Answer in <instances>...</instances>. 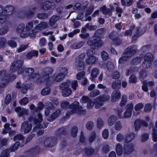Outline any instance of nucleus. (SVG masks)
I'll use <instances>...</instances> for the list:
<instances>
[{"label":"nucleus","mask_w":157,"mask_h":157,"mask_svg":"<svg viewBox=\"0 0 157 157\" xmlns=\"http://www.w3.org/2000/svg\"><path fill=\"white\" fill-rule=\"evenodd\" d=\"M105 29L100 28L97 30L94 34L93 38L89 39L87 42L88 44L93 49L100 48L103 44V42L99 39V37L104 32Z\"/></svg>","instance_id":"obj_1"},{"label":"nucleus","mask_w":157,"mask_h":157,"mask_svg":"<svg viewBox=\"0 0 157 157\" xmlns=\"http://www.w3.org/2000/svg\"><path fill=\"white\" fill-rule=\"evenodd\" d=\"M133 105L132 103L128 104L125 106L126 110L123 112V108H118L117 110V116L120 119H128L131 117L132 115Z\"/></svg>","instance_id":"obj_2"},{"label":"nucleus","mask_w":157,"mask_h":157,"mask_svg":"<svg viewBox=\"0 0 157 157\" xmlns=\"http://www.w3.org/2000/svg\"><path fill=\"white\" fill-rule=\"evenodd\" d=\"M79 102L78 101H75L70 106V108L71 110V111H68L66 114V115L72 114L75 113H84L85 112L84 110H82V106L78 105Z\"/></svg>","instance_id":"obj_3"},{"label":"nucleus","mask_w":157,"mask_h":157,"mask_svg":"<svg viewBox=\"0 0 157 157\" xmlns=\"http://www.w3.org/2000/svg\"><path fill=\"white\" fill-rule=\"evenodd\" d=\"M8 74H6V72L5 71H0V78L2 79V81L0 84L1 87H3L9 81L14 80L16 78V75H13L11 78H9Z\"/></svg>","instance_id":"obj_4"},{"label":"nucleus","mask_w":157,"mask_h":157,"mask_svg":"<svg viewBox=\"0 0 157 157\" xmlns=\"http://www.w3.org/2000/svg\"><path fill=\"white\" fill-rule=\"evenodd\" d=\"M70 83L69 81H67L60 85V88L62 90V95L64 97L68 96L71 94V90L68 87Z\"/></svg>","instance_id":"obj_5"},{"label":"nucleus","mask_w":157,"mask_h":157,"mask_svg":"<svg viewBox=\"0 0 157 157\" xmlns=\"http://www.w3.org/2000/svg\"><path fill=\"white\" fill-rule=\"evenodd\" d=\"M29 121L30 122L33 121L36 125V126L33 128V130H34L35 128L40 127V124L43 121L42 115L40 113H38L36 114L34 117H29Z\"/></svg>","instance_id":"obj_6"},{"label":"nucleus","mask_w":157,"mask_h":157,"mask_svg":"<svg viewBox=\"0 0 157 157\" xmlns=\"http://www.w3.org/2000/svg\"><path fill=\"white\" fill-rule=\"evenodd\" d=\"M23 63V61L20 60L13 62L10 67V71L11 72H13L15 71V69L17 68L18 74H21L23 71V69L21 67Z\"/></svg>","instance_id":"obj_7"},{"label":"nucleus","mask_w":157,"mask_h":157,"mask_svg":"<svg viewBox=\"0 0 157 157\" xmlns=\"http://www.w3.org/2000/svg\"><path fill=\"white\" fill-rule=\"evenodd\" d=\"M135 53V50H126L122 56L119 59V63L123 64L127 60L128 58L132 56Z\"/></svg>","instance_id":"obj_8"},{"label":"nucleus","mask_w":157,"mask_h":157,"mask_svg":"<svg viewBox=\"0 0 157 157\" xmlns=\"http://www.w3.org/2000/svg\"><path fill=\"white\" fill-rule=\"evenodd\" d=\"M67 72L68 69L67 68L65 67L61 68L60 69L59 73L54 77V80L57 82L61 81L64 79Z\"/></svg>","instance_id":"obj_9"},{"label":"nucleus","mask_w":157,"mask_h":157,"mask_svg":"<svg viewBox=\"0 0 157 157\" xmlns=\"http://www.w3.org/2000/svg\"><path fill=\"white\" fill-rule=\"evenodd\" d=\"M153 59V56L152 54L147 53L145 56L144 60L143 63V67L147 68H149L151 65Z\"/></svg>","instance_id":"obj_10"},{"label":"nucleus","mask_w":157,"mask_h":157,"mask_svg":"<svg viewBox=\"0 0 157 157\" xmlns=\"http://www.w3.org/2000/svg\"><path fill=\"white\" fill-rule=\"evenodd\" d=\"M57 138L56 137H51L47 138L44 142V146L47 147H51L55 146L56 143Z\"/></svg>","instance_id":"obj_11"},{"label":"nucleus","mask_w":157,"mask_h":157,"mask_svg":"<svg viewBox=\"0 0 157 157\" xmlns=\"http://www.w3.org/2000/svg\"><path fill=\"white\" fill-rule=\"evenodd\" d=\"M25 25L23 23H21L17 27L16 29V32L20 34V36L22 38H25L27 37L28 34L26 30H25Z\"/></svg>","instance_id":"obj_12"},{"label":"nucleus","mask_w":157,"mask_h":157,"mask_svg":"<svg viewBox=\"0 0 157 157\" xmlns=\"http://www.w3.org/2000/svg\"><path fill=\"white\" fill-rule=\"evenodd\" d=\"M32 124L28 121H25L22 123L21 125V130L24 133L29 132L32 128Z\"/></svg>","instance_id":"obj_13"},{"label":"nucleus","mask_w":157,"mask_h":157,"mask_svg":"<svg viewBox=\"0 0 157 157\" xmlns=\"http://www.w3.org/2000/svg\"><path fill=\"white\" fill-rule=\"evenodd\" d=\"M61 19V17L59 15L53 16L49 20V25L52 28H56L57 26L56 22Z\"/></svg>","instance_id":"obj_14"},{"label":"nucleus","mask_w":157,"mask_h":157,"mask_svg":"<svg viewBox=\"0 0 157 157\" xmlns=\"http://www.w3.org/2000/svg\"><path fill=\"white\" fill-rule=\"evenodd\" d=\"M134 150V146L132 144L125 145L124 147V153L128 155L131 153Z\"/></svg>","instance_id":"obj_15"},{"label":"nucleus","mask_w":157,"mask_h":157,"mask_svg":"<svg viewBox=\"0 0 157 157\" xmlns=\"http://www.w3.org/2000/svg\"><path fill=\"white\" fill-rule=\"evenodd\" d=\"M55 4L54 2L49 1H45L42 7V8L45 10L53 9L55 8Z\"/></svg>","instance_id":"obj_16"},{"label":"nucleus","mask_w":157,"mask_h":157,"mask_svg":"<svg viewBox=\"0 0 157 157\" xmlns=\"http://www.w3.org/2000/svg\"><path fill=\"white\" fill-rule=\"evenodd\" d=\"M33 24L31 22H28L26 25L25 27V30L26 32V33L28 34H27V36H30L31 37H33L34 36V34L31 33V32H32L33 30H31V29L33 27Z\"/></svg>","instance_id":"obj_17"},{"label":"nucleus","mask_w":157,"mask_h":157,"mask_svg":"<svg viewBox=\"0 0 157 157\" xmlns=\"http://www.w3.org/2000/svg\"><path fill=\"white\" fill-rule=\"evenodd\" d=\"M141 125H143L144 126H147V124L145 121L139 119L136 120L134 123V127L135 130H138L140 128Z\"/></svg>","instance_id":"obj_18"},{"label":"nucleus","mask_w":157,"mask_h":157,"mask_svg":"<svg viewBox=\"0 0 157 157\" xmlns=\"http://www.w3.org/2000/svg\"><path fill=\"white\" fill-rule=\"evenodd\" d=\"M3 12V9L2 7L0 6V25H7L8 22L7 20V16L4 14L2 15Z\"/></svg>","instance_id":"obj_19"},{"label":"nucleus","mask_w":157,"mask_h":157,"mask_svg":"<svg viewBox=\"0 0 157 157\" xmlns=\"http://www.w3.org/2000/svg\"><path fill=\"white\" fill-rule=\"evenodd\" d=\"M15 110L19 117H22L24 115H27L28 114V109H22L20 107H17Z\"/></svg>","instance_id":"obj_20"},{"label":"nucleus","mask_w":157,"mask_h":157,"mask_svg":"<svg viewBox=\"0 0 157 157\" xmlns=\"http://www.w3.org/2000/svg\"><path fill=\"white\" fill-rule=\"evenodd\" d=\"M121 94L118 90H115L112 93L111 95V101L113 102L117 101L120 98Z\"/></svg>","instance_id":"obj_21"},{"label":"nucleus","mask_w":157,"mask_h":157,"mask_svg":"<svg viewBox=\"0 0 157 157\" xmlns=\"http://www.w3.org/2000/svg\"><path fill=\"white\" fill-rule=\"evenodd\" d=\"M135 136V134L132 132H130L127 133L124 137V142L126 143L131 142L134 139Z\"/></svg>","instance_id":"obj_22"},{"label":"nucleus","mask_w":157,"mask_h":157,"mask_svg":"<svg viewBox=\"0 0 157 157\" xmlns=\"http://www.w3.org/2000/svg\"><path fill=\"white\" fill-rule=\"evenodd\" d=\"M14 11V8L13 6H9L5 7V8L4 13L5 15H11Z\"/></svg>","instance_id":"obj_23"},{"label":"nucleus","mask_w":157,"mask_h":157,"mask_svg":"<svg viewBox=\"0 0 157 157\" xmlns=\"http://www.w3.org/2000/svg\"><path fill=\"white\" fill-rule=\"evenodd\" d=\"M74 67L76 69L80 70L84 69L85 66L84 63L83 61L78 62L75 61L74 63Z\"/></svg>","instance_id":"obj_24"},{"label":"nucleus","mask_w":157,"mask_h":157,"mask_svg":"<svg viewBox=\"0 0 157 157\" xmlns=\"http://www.w3.org/2000/svg\"><path fill=\"white\" fill-rule=\"evenodd\" d=\"M100 10L102 11V13L104 15L108 14L111 16L112 12L110 9L107 8L105 5H104L100 8Z\"/></svg>","instance_id":"obj_25"},{"label":"nucleus","mask_w":157,"mask_h":157,"mask_svg":"<svg viewBox=\"0 0 157 157\" xmlns=\"http://www.w3.org/2000/svg\"><path fill=\"white\" fill-rule=\"evenodd\" d=\"M60 111L59 109L56 110L55 112L53 113L50 117L48 119V121H51L57 118L60 114Z\"/></svg>","instance_id":"obj_26"},{"label":"nucleus","mask_w":157,"mask_h":157,"mask_svg":"<svg viewBox=\"0 0 157 157\" xmlns=\"http://www.w3.org/2000/svg\"><path fill=\"white\" fill-rule=\"evenodd\" d=\"M115 150L118 155H121L122 154L123 152V148L120 144L118 143L116 145Z\"/></svg>","instance_id":"obj_27"},{"label":"nucleus","mask_w":157,"mask_h":157,"mask_svg":"<svg viewBox=\"0 0 157 157\" xmlns=\"http://www.w3.org/2000/svg\"><path fill=\"white\" fill-rule=\"evenodd\" d=\"M48 26L47 23L45 22L40 23L35 27V29L39 30H42L45 29Z\"/></svg>","instance_id":"obj_28"},{"label":"nucleus","mask_w":157,"mask_h":157,"mask_svg":"<svg viewBox=\"0 0 157 157\" xmlns=\"http://www.w3.org/2000/svg\"><path fill=\"white\" fill-rule=\"evenodd\" d=\"M84 41H80L78 43H75L72 45V48L74 49H78L81 48L85 44Z\"/></svg>","instance_id":"obj_29"},{"label":"nucleus","mask_w":157,"mask_h":157,"mask_svg":"<svg viewBox=\"0 0 157 157\" xmlns=\"http://www.w3.org/2000/svg\"><path fill=\"white\" fill-rule=\"evenodd\" d=\"M16 87L17 88L21 89V91L23 94H25L27 91V87L25 85H21V82L17 83Z\"/></svg>","instance_id":"obj_30"},{"label":"nucleus","mask_w":157,"mask_h":157,"mask_svg":"<svg viewBox=\"0 0 157 157\" xmlns=\"http://www.w3.org/2000/svg\"><path fill=\"white\" fill-rule=\"evenodd\" d=\"M87 55L89 56L88 58L86 60V62L89 64H93L95 62L96 59L94 56H90L88 53Z\"/></svg>","instance_id":"obj_31"},{"label":"nucleus","mask_w":157,"mask_h":157,"mask_svg":"<svg viewBox=\"0 0 157 157\" xmlns=\"http://www.w3.org/2000/svg\"><path fill=\"white\" fill-rule=\"evenodd\" d=\"M38 51L37 50H32L26 55V57L28 59H31L33 56H37L38 54Z\"/></svg>","instance_id":"obj_32"},{"label":"nucleus","mask_w":157,"mask_h":157,"mask_svg":"<svg viewBox=\"0 0 157 157\" xmlns=\"http://www.w3.org/2000/svg\"><path fill=\"white\" fill-rule=\"evenodd\" d=\"M117 120V117L114 116H111L108 119V124L110 126H112Z\"/></svg>","instance_id":"obj_33"},{"label":"nucleus","mask_w":157,"mask_h":157,"mask_svg":"<svg viewBox=\"0 0 157 157\" xmlns=\"http://www.w3.org/2000/svg\"><path fill=\"white\" fill-rule=\"evenodd\" d=\"M135 34L137 35L140 36L143 34L146 31V29L145 27H143L141 29H140L139 31V28L136 27L135 29Z\"/></svg>","instance_id":"obj_34"},{"label":"nucleus","mask_w":157,"mask_h":157,"mask_svg":"<svg viewBox=\"0 0 157 157\" xmlns=\"http://www.w3.org/2000/svg\"><path fill=\"white\" fill-rule=\"evenodd\" d=\"M97 98V99H98L99 101H105L108 100L109 99L110 97L108 95L105 94L104 95L100 96Z\"/></svg>","instance_id":"obj_35"},{"label":"nucleus","mask_w":157,"mask_h":157,"mask_svg":"<svg viewBox=\"0 0 157 157\" xmlns=\"http://www.w3.org/2000/svg\"><path fill=\"white\" fill-rule=\"evenodd\" d=\"M124 137L122 133H119L116 136V139L118 142H121L123 140L124 141Z\"/></svg>","instance_id":"obj_36"},{"label":"nucleus","mask_w":157,"mask_h":157,"mask_svg":"<svg viewBox=\"0 0 157 157\" xmlns=\"http://www.w3.org/2000/svg\"><path fill=\"white\" fill-rule=\"evenodd\" d=\"M51 14V13L49 15L48 13H39L37 14V17L38 19L42 20L47 19L48 17V16Z\"/></svg>","instance_id":"obj_37"},{"label":"nucleus","mask_w":157,"mask_h":157,"mask_svg":"<svg viewBox=\"0 0 157 157\" xmlns=\"http://www.w3.org/2000/svg\"><path fill=\"white\" fill-rule=\"evenodd\" d=\"M121 82L119 80H117L113 82L112 87L113 89H117L121 86Z\"/></svg>","instance_id":"obj_38"},{"label":"nucleus","mask_w":157,"mask_h":157,"mask_svg":"<svg viewBox=\"0 0 157 157\" xmlns=\"http://www.w3.org/2000/svg\"><path fill=\"white\" fill-rule=\"evenodd\" d=\"M11 131V128L10 127V124L6 123L4 125V128L3 130V132L4 133H9Z\"/></svg>","instance_id":"obj_39"},{"label":"nucleus","mask_w":157,"mask_h":157,"mask_svg":"<svg viewBox=\"0 0 157 157\" xmlns=\"http://www.w3.org/2000/svg\"><path fill=\"white\" fill-rule=\"evenodd\" d=\"M114 128L117 131H119L122 128L121 123L120 121H118L115 122L114 124Z\"/></svg>","instance_id":"obj_40"},{"label":"nucleus","mask_w":157,"mask_h":157,"mask_svg":"<svg viewBox=\"0 0 157 157\" xmlns=\"http://www.w3.org/2000/svg\"><path fill=\"white\" fill-rule=\"evenodd\" d=\"M133 0H121L122 4L124 6H130L132 4Z\"/></svg>","instance_id":"obj_41"},{"label":"nucleus","mask_w":157,"mask_h":157,"mask_svg":"<svg viewBox=\"0 0 157 157\" xmlns=\"http://www.w3.org/2000/svg\"><path fill=\"white\" fill-rule=\"evenodd\" d=\"M135 26L134 25H132L130 28V29L126 30L124 34V36H131L132 34V30L135 28Z\"/></svg>","instance_id":"obj_42"},{"label":"nucleus","mask_w":157,"mask_h":157,"mask_svg":"<svg viewBox=\"0 0 157 157\" xmlns=\"http://www.w3.org/2000/svg\"><path fill=\"white\" fill-rule=\"evenodd\" d=\"M127 101V97L125 95H124L122 97L120 105L122 107L124 106L126 104Z\"/></svg>","instance_id":"obj_43"},{"label":"nucleus","mask_w":157,"mask_h":157,"mask_svg":"<svg viewBox=\"0 0 157 157\" xmlns=\"http://www.w3.org/2000/svg\"><path fill=\"white\" fill-rule=\"evenodd\" d=\"M144 106V104L142 103L136 104L134 106L135 110L136 111L140 110L142 109Z\"/></svg>","instance_id":"obj_44"},{"label":"nucleus","mask_w":157,"mask_h":157,"mask_svg":"<svg viewBox=\"0 0 157 157\" xmlns=\"http://www.w3.org/2000/svg\"><path fill=\"white\" fill-rule=\"evenodd\" d=\"M100 94L99 91L97 89L91 91L90 92V96L91 97H94L99 95Z\"/></svg>","instance_id":"obj_45"},{"label":"nucleus","mask_w":157,"mask_h":157,"mask_svg":"<svg viewBox=\"0 0 157 157\" xmlns=\"http://www.w3.org/2000/svg\"><path fill=\"white\" fill-rule=\"evenodd\" d=\"M94 102L95 107L96 108H99L103 105V103L100 101H99L98 99H97V98L94 100Z\"/></svg>","instance_id":"obj_46"},{"label":"nucleus","mask_w":157,"mask_h":157,"mask_svg":"<svg viewBox=\"0 0 157 157\" xmlns=\"http://www.w3.org/2000/svg\"><path fill=\"white\" fill-rule=\"evenodd\" d=\"M96 138V133L94 132H92L89 137V141L90 143H92Z\"/></svg>","instance_id":"obj_47"},{"label":"nucleus","mask_w":157,"mask_h":157,"mask_svg":"<svg viewBox=\"0 0 157 157\" xmlns=\"http://www.w3.org/2000/svg\"><path fill=\"white\" fill-rule=\"evenodd\" d=\"M50 92V89L49 87H47L43 89L41 91L42 95L45 96L48 94Z\"/></svg>","instance_id":"obj_48"},{"label":"nucleus","mask_w":157,"mask_h":157,"mask_svg":"<svg viewBox=\"0 0 157 157\" xmlns=\"http://www.w3.org/2000/svg\"><path fill=\"white\" fill-rule=\"evenodd\" d=\"M149 138V135L147 133L143 134L140 138V141L142 143H144L147 141Z\"/></svg>","instance_id":"obj_49"},{"label":"nucleus","mask_w":157,"mask_h":157,"mask_svg":"<svg viewBox=\"0 0 157 157\" xmlns=\"http://www.w3.org/2000/svg\"><path fill=\"white\" fill-rule=\"evenodd\" d=\"M104 125V123L102 119L98 118L97 120V126L98 128H101Z\"/></svg>","instance_id":"obj_50"},{"label":"nucleus","mask_w":157,"mask_h":157,"mask_svg":"<svg viewBox=\"0 0 157 157\" xmlns=\"http://www.w3.org/2000/svg\"><path fill=\"white\" fill-rule=\"evenodd\" d=\"M94 9V6H90L87 10L85 15V17L86 18V16L90 15Z\"/></svg>","instance_id":"obj_51"},{"label":"nucleus","mask_w":157,"mask_h":157,"mask_svg":"<svg viewBox=\"0 0 157 157\" xmlns=\"http://www.w3.org/2000/svg\"><path fill=\"white\" fill-rule=\"evenodd\" d=\"M98 70L97 68H94L92 70L91 76L93 78L96 77L98 74Z\"/></svg>","instance_id":"obj_52"},{"label":"nucleus","mask_w":157,"mask_h":157,"mask_svg":"<svg viewBox=\"0 0 157 157\" xmlns=\"http://www.w3.org/2000/svg\"><path fill=\"white\" fill-rule=\"evenodd\" d=\"M29 102L28 99L27 98L24 97L19 101V103L21 105H25Z\"/></svg>","instance_id":"obj_53"},{"label":"nucleus","mask_w":157,"mask_h":157,"mask_svg":"<svg viewBox=\"0 0 157 157\" xmlns=\"http://www.w3.org/2000/svg\"><path fill=\"white\" fill-rule=\"evenodd\" d=\"M152 109V106L150 104L147 103L146 104L144 107V111L146 112H149L151 111Z\"/></svg>","instance_id":"obj_54"},{"label":"nucleus","mask_w":157,"mask_h":157,"mask_svg":"<svg viewBox=\"0 0 157 157\" xmlns=\"http://www.w3.org/2000/svg\"><path fill=\"white\" fill-rule=\"evenodd\" d=\"M6 39L4 38H0V46L2 48H4L6 45Z\"/></svg>","instance_id":"obj_55"},{"label":"nucleus","mask_w":157,"mask_h":157,"mask_svg":"<svg viewBox=\"0 0 157 157\" xmlns=\"http://www.w3.org/2000/svg\"><path fill=\"white\" fill-rule=\"evenodd\" d=\"M7 44L12 48H14L17 45V43L12 40H9L8 41Z\"/></svg>","instance_id":"obj_56"},{"label":"nucleus","mask_w":157,"mask_h":157,"mask_svg":"<svg viewBox=\"0 0 157 157\" xmlns=\"http://www.w3.org/2000/svg\"><path fill=\"white\" fill-rule=\"evenodd\" d=\"M106 67L107 70L109 71H111L113 70L114 68L113 64L110 62H108Z\"/></svg>","instance_id":"obj_57"},{"label":"nucleus","mask_w":157,"mask_h":157,"mask_svg":"<svg viewBox=\"0 0 157 157\" xmlns=\"http://www.w3.org/2000/svg\"><path fill=\"white\" fill-rule=\"evenodd\" d=\"M142 48L146 49V48H157V45H152L151 44H148L144 46H143L142 47Z\"/></svg>","instance_id":"obj_58"},{"label":"nucleus","mask_w":157,"mask_h":157,"mask_svg":"<svg viewBox=\"0 0 157 157\" xmlns=\"http://www.w3.org/2000/svg\"><path fill=\"white\" fill-rule=\"evenodd\" d=\"M33 15V12L30 10H28L26 13V17L27 19L32 18Z\"/></svg>","instance_id":"obj_59"},{"label":"nucleus","mask_w":157,"mask_h":157,"mask_svg":"<svg viewBox=\"0 0 157 157\" xmlns=\"http://www.w3.org/2000/svg\"><path fill=\"white\" fill-rule=\"evenodd\" d=\"M109 132L108 129H105L103 131L102 135L103 138L105 139H107L108 137Z\"/></svg>","instance_id":"obj_60"},{"label":"nucleus","mask_w":157,"mask_h":157,"mask_svg":"<svg viewBox=\"0 0 157 157\" xmlns=\"http://www.w3.org/2000/svg\"><path fill=\"white\" fill-rule=\"evenodd\" d=\"M85 27L91 30H95L97 28V26L90 25L89 24H87L85 25Z\"/></svg>","instance_id":"obj_61"},{"label":"nucleus","mask_w":157,"mask_h":157,"mask_svg":"<svg viewBox=\"0 0 157 157\" xmlns=\"http://www.w3.org/2000/svg\"><path fill=\"white\" fill-rule=\"evenodd\" d=\"M90 101V98L88 97L83 96L81 99L80 101L82 103H84Z\"/></svg>","instance_id":"obj_62"},{"label":"nucleus","mask_w":157,"mask_h":157,"mask_svg":"<svg viewBox=\"0 0 157 157\" xmlns=\"http://www.w3.org/2000/svg\"><path fill=\"white\" fill-rule=\"evenodd\" d=\"M136 81L137 79L134 75H132L129 78V82L130 83H136Z\"/></svg>","instance_id":"obj_63"},{"label":"nucleus","mask_w":157,"mask_h":157,"mask_svg":"<svg viewBox=\"0 0 157 157\" xmlns=\"http://www.w3.org/2000/svg\"><path fill=\"white\" fill-rule=\"evenodd\" d=\"M8 150L6 149L3 151L1 155V157H9Z\"/></svg>","instance_id":"obj_64"}]
</instances>
